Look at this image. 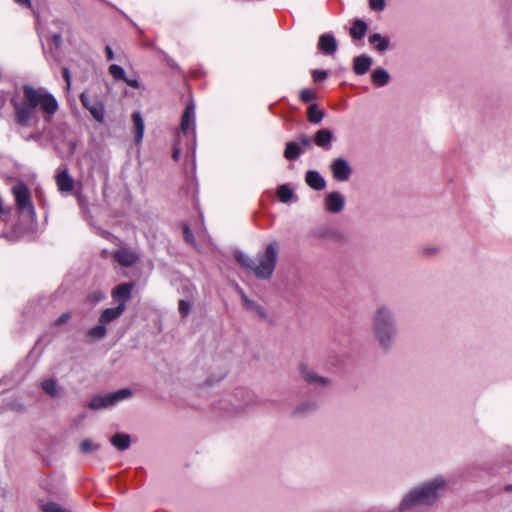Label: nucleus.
Returning <instances> with one entry per match:
<instances>
[{"label": "nucleus", "instance_id": "obj_38", "mask_svg": "<svg viewBox=\"0 0 512 512\" xmlns=\"http://www.w3.org/2000/svg\"><path fill=\"white\" fill-rule=\"evenodd\" d=\"M327 76L328 74L325 70H314L312 73V77L315 82L322 81L326 79Z\"/></svg>", "mask_w": 512, "mask_h": 512}, {"label": "nucleus", "instance_id": "obj_32", "mask_svg": "<svg viewBox=\"0 0 512 512\" xmlns=\"http://www.w3.org/2000/svg\"><path fill=\"white\" fill-rule=\"evenodd\" d=\"M41 509L43 512H71L70 510L63 508L59 504L54 502H48L43 504L41 506Z\"/></svg>", "mask_w": 512, "mask_h": 512}, {"label": "nucleus", "instance_id": "obj_4", "mask_svg": "<svg viewBox=\"0 0 512 512\" xmlns=\"http://www.w3.org/2000/svg\"><path fill=\"white\" fill-rule=\"evenodd\" d=\"M445 486V479L441 476H437L431 481H428L407 493L403 497L399 509L401 511H405L417 504L429 505L438 498L440 492L443 491Z\"/></svg>", "mask_w": 512, "mask_h": 512}, {"label": "nucleus", "instance_id": "obj_34", "mask_svg": "<svg viewBox=\"0 0 512 512\" xmlns=\"http://www.w3.org/2000/svg\"><path fill=\"white\" fill-rule=\"evenodd\" d=\"M178 309L181 316L186 317L191 311V303L186 300H180Z\"/></svg>", "mask_w": 512, "mask_h": 512}, {"label": "nucleus", "instance_id": "obj_24", "mask_svg": "<svg viewBox=\"0 0 512 512\" xmlns=\"http://www.w3.org/2000/svg\"><path fill=\"white\" fill-rule=\"evenodd\" d=\"M132 121L134 124L135 130V142L138 144L141 142L144 134V121L139 112H134L132 114Z\"/></svg>", "mask_w": 512, "mask_h": 512}, {"label": "nucleus", "instance_id": "obj_14", "mask_svg": "<svg viewBox=\"0 0 512 512\" xmlns=\"http://www.w3.org/2000/svg\"><path fill=\"white\" fill-rule=\"evenodd\" d=\"M133 289V283H122L112 290L111 295L114 300H117L119 303L126 305V302L131 298Z\"/></svg>", "mask_w": 512, "mask_h": 512}, {"label": "nucleus", "instance_id": "obj_1", "mask_svg": "<svg viewBox=\"0 0 512 512\" xmlns=\"http://www.w3.org/2000/svg\"><path fill=\"white\" fill-rule=\"evenodd\" d=\"M21 90L22 93H15L11 100L15 123L20 127L35 128L40 122V112L44 121L49 123L58 110L55 97L45 89H36L29 84H24Z\"/></svg>", "mask_w": 512, "mask_h": 512}, {"label": "nucleus", "instance_id": "obj_11", "mask_svg": "<svg viewBox=\"0 0 512 512\" xmlns=\"http://www.w3.org/2000/svg\"><path fill=\"white\" fill-rule=\"evenodd\" d=\"M181 131L187 135L190 131L193 138L195 137V106L190 103L186 106L181 120Z\"/></svg>", "mask_w": 512, "mask_h": 512}, {"label": "nucleus", "instance_id": "obj_42", "mask_svg": "<svg viewBox=\"0 0 512 512\" xmlns=\"http://www.w3.org/2000/svg\"><path fill=\"white\" fill-rule=\"evenodd\" d=\"M70 319V313H63L59 318H57L54 322L56 326L61 325L67 322Z\"/></svg>", "mask_w": 512, "mask_h": 512}, {"label": "nucleus", "instance_id": "obj_12", "mask_svg": "<svg viewBox=\"0 0 512 512\" xmlns=\"http://www.w3.org/2000/svg\"><path fill=\"white\" fill-rule=\"evenodd\" d=\"M55 180L60 192H71L74 188V180L66 167L61 166L57 169Z\"/></svg>", "mask_w": 512, "mask_h": 512}, {"label": "nucleus", "instance_id": "obj_31", "mask_svg": "<svg viewBox=\"0 0 512 512\" xmlns=\"http://www.w3.org/2000/svg\"><path fill=\"white\" fill-rule=\"evenodd\" d=\"M43 390L51 396H56L58 394L57 384L52 379H47L42 382Z\"/></svg>", "mask_w": 512, "mask_h": 512}, {"label": "nucleus", "instance_id": "obj_18", "mask_svg": "<svg viewBox=\"0 0 512 512\" xmlns=\"http://www.w3.org/2000/svg\"><path fill=\"white\" fill-rule=\"evenodd\" d=\"M373 63V60L368 55H361L354 58L353 69L357 75H364L369 71Z\"/></svg>", "mask_w": 512, "mask_h": 512}, {"label": "nucleus", "instance_id": "obj_21", "mask_svg": "<svg viewBox=\"0 0 512 512\" xmlns=\"http://www.w3.org/2000/svg\"><path fill=\"white\" fill-rule=\"evenodd\" d=\"M369 43L375 47L379 52H385L388 50L390 40L388 37L382 36L379 33H374L369 37Z\"/></svg>", "mask_w": 512, "mask_h": 512}, {"label": "nucleus", "instance_id": "obj_46", "mask_svg": "<svg viewBox=\"0 0 512 512\" xmlns=\"http://www.w3.org/2000/svg\"><path fill=\"white\" fill-rule=\"evenodd\" d=\"M63 75L67 82V85L69 86L70 85V74H69V70L67 68L63 69Z\"/></svg>", "mask_w": 512, "mask_h": 512}, {"label": "nucleus", "instance_id": "obj_20", "mask_svg": "<svg viewBox=\"0 0 512 512\" xmlns=\"http://www.w3.org/2000/svg\"><path fill=\"white\" fill-rule=\"evenodd\" d=\"M115 259L121 265L129 267L138 260V256L128 249H120L115 253Z\"/></svg>", "mask_w": 512, "mask_h": 512}, {"label": "nucleus", "instance_id": "obj_23", "mask_svg": "<svg viewBox=\"0 0 512 512\" xmlns=\"http://www.w3.org/2000/svg\"><path fill=\"white\" fill-rule=\"evenodd\" d=\"M371 80L376 86H385L390 80V75L385 69L376 68L371 74Z\"/></svg>", "mask_w": 512, "mask_h": 512}, {"label": "nucleus", "instance_id": "obj_29", "mask_svg": "<svg viewBox=\"0 0 512 512\" xmlns=\"http://www.w3.org/2000/svg\"><path fill=\"white\" fill-rule=\"evenodd\" d=\"M106 333H107V330H106L105 324H102V323L91 328L88 331V335L93 339H101V338L105 337Z\"/></svg>", "mask_w": 512, "mask_h": 512}, {"label": "nucleus", "instance_id": "obj_19", "mask_svg": "<svg viewBox=\"0 0 512 512\" xmlns=\"http://www.w3.org/2000/svg\"><path fill=\"white\" fill-rule=\"evenodd\" d=\"M305 181L314 190H323L326 186L325 179L315 170L306 173Z\"/></svg>", "mask_w": 512, "mask_h": 512}, {"label": "nucleus", "instance_id": "obj_47", "mask_svg": "<svg viewBox=\"0 0 512 512\" xmlns=\"http://www.w3.org/2000/svg\"><path fill=\"white\" fill-rule=\"evenodd\" d=\"M53 42L56 44V46H59L61 43V35L60 34H54L52 36Z\"/></svg>", "mask_w": 512, "mask_h": 512}, {"label": "nucleus", "instance_id": "obj_43", "mask_svg": "<svg viewBox=\"0 0 512 512\" xmlns=\"http://www.w3.org/2000/svg\"><path fill=\"white\" fill-rule=\"evenodd\" d=\"M123 81H125L130 87H133L136 89H138L140 87V83L136 79H129V78L125 77V79Z\"/></svg>", "mask_w": 512, "mask_h": 512}, {"label": "nucleus", "instance_id": "obj_37", "mask_svg": "<svg viewBox=\"0 0 512 512\" xmlns=\"http://www.w3.org/2000/svg\"><path fill=\"white\" fill-rule=\"evenodd\" d=\"M104 298V294L100 291H94L92 292L88 297H87V300L91 303V304H96L98 303L100 300H102Z\"/></svg>", "mask_w": 512, "mask_h": 512}, {"label": "nucleus", "instance_id": "obj_8", "mask_svg": "<svg viewBox=\"0 0 512 512\" xmlns=\"http://www.w3.org/2000/svg\"><path fill=\"white\" fill-rule=\"evenodd\" d=\"M299 371L301 377L310 385L315 387H327L331 384V380L329 378L318 375L306 364H301Z\"/></svg>", "mask_w": 512, "mask_h": 512}, {"label": "nucleus", "instance_id": "obj_10", "mask_svg": "<svg viewBox=\"0 0 512 512\" xmlns=\"http://www.w3.org/2000/svg\"><path fill=\"white\" fill-rule=\"evenodd\" d=\"M324 205L328 212L336 214L343 210L345 198L340 192H330L325 197Z\"/></svg>", "mask_w": 512, "mask_h": 512}, {"label": "nucleus", "instance_id": "obj_6", "mask_svg": "<svg viewBox=\"0 0 512 512\" xmlns=\"http://www.w3.org/2000/svg\"><path fill=\"white\" fill-rule=\"evenodd\" d=\"M16 205L20 213L27 214L31 219L36 218V211L31 202L30 192L26 184L19 182L12 189Z\"/></svg>", "mask_w": 512, "mask_h": 512}, {"label": "nucleus", "instance_id": "obj_40", "mask_svg": "<svg viewBox=\"0 0 512 512\" xmlns=\"http://www.w3.org/2000/svg\"><path fill=\"white\" fill-rule=\"evenodd\" d=\"M184 236L188 243L194 244L193 234L187 225L184 226Z\"/></svg>", "mask_w": 512, "mask_h": 512}, {"label": "nucleus", "instance_id": "obj_2", "mask_svg": "<svg viewBox=\"0 0 512 512\" xmlns=\"http://www.w3.org/2000/svg\"><path fill=\"white\" fill-rule=\"evenodd\" d=\"M279 244L276 241L269 243L264 252L252 258L243 252H236L237 262L251 272L258 279H269L276 267Z\"/></svg>", "mask_w": 512, "mask_h": 512}, {"label": "nucleus", "instance_id": "obj_48", "mask_svg": "<svg viewBox=\"0 0 512 512\" xmlns=\"http://www.w3.org/2000/svg\"><path fill=\"white\" fill-rule=\"evenodd\" d=\"M41 137L40 134H31L29 137H26L25 140H30V139H33V140H39Z\"/></svg>", "mask_w": 512, "mask_h": 512}, {"label": "nucleus", "instance_id": "obj_22", "mask_svg": "<svg viewBox=\"0 0 512 512\" xmlns=\"http://www.w3.org/2000/svg\"><path fill=\"white\" fill-rule=\"evenodd\" d=\"M110 442L113 446H115L118 450L124 451L130 447L131 439L128 434L125 433H116L111 439Z\"/></svg>", "mask_w": 512, "mask_h": 512}, {"label": "nucleus", "instance_id": "obj_5", "mask_svg": "<svg viewBox=\"0 0 512 512\" xmlns=\"http://www.w3.org/2000/svg\"><path fill=\"white\" fill-rule=\"evenodd\" d=\"M133 392L129 388H124L115 392L107 394H100L94 396L89 402V408L93 410H99L103 408H110L120 401L129 399L132 397Z\"/></svg>", "mask_w": 512, "mask_h": 512}, {"label": "nucleus", "instance_id": "obj_9", "mask_svg": "<svg viewBox=\"0 0 512 512\" xmlns=\"http://www.w3.org/2000/svg\"><path fill=\"white\" fill-rule=\"evenodd\" d=\"M80 100L82 105L91 113L97 122L102 123L104 121L105 108L101 102L91 101L89 96L84 93L81 94Z\"/></svg>", "mask_w": 512, "mask_h": 512}, {"label": "nucleus", "instance_id": "obj_41", "mask_svg": "<svg viewBox=\"0 0 512 512\" xmlns=\"http://www.w3.org/2000/svg\"><path fill=\"white\" fill-rule=\"evenodd\" d=\"M299 142L304 146L305 148H311V140L308 136L302 134L299 136Z\"/></svg>", "mask_w": 512, "mask_h": 512}, {"label": "nucleus", "instance_id": "obj_27", "mask_svg": "<svg viewBox=\"0 0 512 512\" xmlns=\"http://www.w3.org/2000/svg\"><path fill=\"white\" fill-rule=\"evenodd\" d=\"M301 154V149L296 142H288L284 151V157L288 160H294Z\"/></svg>", "mask_w": 512, "mask_h": 512}, {"label": "nucleus", "instance_id": "obj_33", "mask_svg": "<svg viewBox=\"0 0 512 512\" xmlns=\"http://www.w3.org/2000/svg\"><path fill=\"white\" fill-rule=\"evenodd\" d=\"M109 73L112 75L114 79L124 80L125 79V71L124 69L116 64H112L109 67Z\"/></svg>", "mask_w": 512, "mask_h": 512}, {"label": "nucleus", "instance_id": "obj_39", "mask_svg": "<svg viewBox=\"0 0 512 512\" xmlns=\"http://www.w3.org/2000/svg\"><path fill=\"white\" fill-rule=\"evenodd\" d=\"M254 403H255V397H254L253 395H251V396L249 397V400H248V402H247V403H245V404H243V405H238L236 409H237L238 411H246V410L248 409V407H249L250 405H253Z\"/></svg>", "mask_w": 512, "mask_h": 512}, {"label": "nucleus", "instance_id": "obj_3", "mask_svg": "<svg viewBox=\"0 0 512 512\" xmlns=\"http://www.w3.org/2000/svg\"><path fill=\"white\" fill-rule=\"evenodd\" d=\"M371 327L375 340L384 350H389L397 336L396 318L393 310L381 305L375 309L371 318Z\"/></svg>", "mask_w": 512, "mask_h": 512}, {"label": "nucleus", "instance_id": "obj_44", "mask_svg": "<svg viewBox=\"0 0 512 512\" xmlns=\"http://www.w3.org/2000/svg\"><path fill=\"white\" fill-rule=\"evenodd\" d=\"M17 4L32 9V3L30 0H14Z\"/></svg>", "mask_w": 512, "mask_h": 512}, {"label": "nucleus", "instance_id": "obj_13", "mask_svg": "<svg viewBox=\"0 0 512 512\" xmlns=\"http://www.w3.org/2000/svg\"><path fill=\"white\" fill-rule=\"evenodd\" d=\"M333 140L334 134L329 129H320L315 133V145L325 151L331 149Z\"/></svg>", "mask_w": 512, "mask_h": 512}, {"label": "nucleus", "instance_id": "obj_45", "mask_svg": "<svg viewBox=\"0 0 512 512\" xmlns=\"http://www.w3.org/2000/svg\"><path fill=\"white\" fill-rule=\"evenodd\" d=\"M107 60L111 61L114 58V52L110 46H106L105 48Z\"/></svg>", "mask_w": 512, "mask_h": 512}, {"label": "nucleus", "instance_id": "obj_49", "mask_svg": "<svg viewBox=\"0 0 512 512\" xmlns=\"http://www.w3.org/2000/svg\"><path fill=\"white\" fill-rule=\"evenodd\" d=\"M178 157H179V150H175V151L173 152V158H174L175 160H177V159H178Z\"/></svg>", "mask_w": 512, "mask_h": 512}, {"label": "nucleus", "instance_id": "obj_16", "mask_svg": "<svg viewBox=\"0 0 512 512\" xmlns=\"http://www.w3.org/2000/svg\"><path fill=\"white\" fill-rule=\"evenodd\" d=\"M125 309H126V305L123 303H119L114 308H106L101 313L99 322L102 324H108V323L118 319L123 314Z\"/></svg>", "mask_w": 512, "mask_h": 512}, {"label": "nucleus", "instance_id": "obj_25", "mask_svg": "<svg viewBox=\"0 0 512 512\" xmlns=\"http://www.w3.org/2000/svg\"><path fill=\"white\" fill-rule=\"evenodd\" d=\"M367 31V24L357 19L353 22V26L350 29V35L352 38L360 40L365 36V33Z\"/></svg>", "mask_w": 512, "mask_h": 512}, {"label": "nucleus", "instance_id": "obj_30", "mask_svg": "<svg viewBox=\"0 0 512 512\" xmlns=\"http://www.w3.org/2000/svg\"><path fill=\"white\" fill-rule=\"evenodd\" d=\"M100 448L99 444L93 443L90 439H84L80 443V451L84 454L94 452Z\"/></svg>", "mask_w": 512, "mask_h": 512}, {"label": "nucleus", "instance_id": "obj_26", "mask_svg": "<svg viewBox=\"0 0 512 512\" xmlns=\"http://www.w3.org/2000/svg\"><path fill=\"white\" fill-rule=\"evenodd\" d=\"M307 116L309 122L317 124L320 123L324 118V112L319 110L317 105L312 104L308 107Z\"/></svg>", "mask_w": 512, "mask_h": 512}, {"label": "nucleus", "instance_id": "obj_28", "mask_svg": "<svg viewBox=\"0 0 512 512\" xmlns=\"http://www.w3.org/2000/svg\"><path fill=\"white\" fill-rule=\"evenodd\" d=\"M277 196L283 203H287L293 197V191L287 185H281L277 190Z\"/></svg>", "mask_w": 512, "mask_h": 512}, {"label": "nucleus", "instance_id": "obj_7", "mask_svg": "<svg viewBox=\"0 0 512 512\" xmlns=\"http://www.w3.org/2000/svg\"><path fill=\"white\" fill-rule=\"evenodd\" d=\"M330 170L335 180L344 182L347 181L351 174L352 168L348 161L344 158H336L330 164Z\"/></svg>", "mask_w": 512, "mask_h": 512}, {"label": "nucleus", "instance_id": "obj_17", "mask_svg": "<svg viewBox=\"0 0 512 512\" xmlns=\"http://www.w3.org/2000/svg\"><path fill=\"white\" fill-rule=\"evenodd\" d=\"M319 49L326 55H332L337 50V41L331 34H323L319 37L318 41Z\"/></svg>", "mask_w": 512, "mask_h": 512}, {"label": "nucleus", "instance_id": "obj_15", "mask_svg": "<svg viewBox=\"0 0 512 512\" xmlns=\"http://www.w3.org/2000/svg\"><path fill=\"white\" fill-rule=\"evenodd\" d=\"M238 291L240 293L245 308L249 312L254 313L260 319H267V313L262 305L249 299L242 289L238 288Z\"/></svg>", "mask_w": 512, "mask_h": 512}, {"label": "nucleus", "instance_id": "obj_36", "mask_svg": "<svg viewBox=\"0 0 512 512\" xmlns=\"http://www.w3.org/2000/svg\"><path fill=\"white\" fill-rule=\"evenodd\" d=\"M369 7L374 11H383L385 0H369Z\"/></svg>", "mask_w": 512, "mask_h": 512}, {"label": "nucleus", "instance_id": "obj_35", "mask_svg": "<svg viewBox=\"0 0 512 512\" xmlns=\"http://www.w3.org/2000/svg\"><path fill=\"white\" fill-rule=\"evenodd\" d=\"M300 98L303 102H311L316 98V94L311 89H304L300 93Z\"/></svg>", "mask_w": 512, "mask_h": 512}]
</instances>
